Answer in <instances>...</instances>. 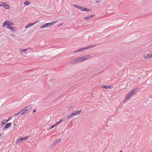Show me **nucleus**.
<instances>
[{
    "mask_svg": "<svg viewBox=\"0 0 152 152\" xmlns=\"http://www.w3.org/2000/svg\"><path fill=\"white\" fill-rule=\"evenodd\" d=\"M10 21L8 20H6L3 23V27H4L6 25L7 26H9V24H10Z\"/></svg>",
    "mask_w": 152,
    "mask_h": 152,
    "instance_id": "8",
    "label": "nucleus"
},
{
    "mask_svg": "<svg viewBox=\"0 0 152 152\" xmlns=\"http://www.w3.org/2000/svg\"><path fill=\"white\" fill-rule=\"evenodd\" d=\"M14 126H15V124H14Z\"/></svg>",
    "mask_w": 152,
    "mask_h": 152,
    "instance_id": "37",
    "label": "nucleus"
},
{
    "mask_svg": "<svg viewBox=\"0 0 152 152\" xmlns=\"http://www.w3.org/2000/svg\"><path fill=\"white\" fill-rule=\"evenodd\" d=\"M46 25L47 26V27H49V26H51V23H46Z\"/></svg>",
    "mask_w": 152,
    "mask_h": 152,
    "instance_id": "28",
    "label": "nucleus"
},
{
    "mask_svg": "<svg viewBox=\"0 0 152 152\" xmlns=\"http://www.w3.org/2000/svg\"><path fill=\"white\" fill-rule=\"evenodd\" d=\"M29 137V136H26L23 137H20V138L21 141H25L26 140L28 139Z\"/></svg>",
    "mask_w": 152,
    "mask_h": 152,
    "instance_id": "11",
    "label": "nucleus"
},
{
    "mask_svg": "<svg viewBox=\"0 0 152 152\" xmlns=\"http://www.w3.org/2000/svg\"><path fill=\"white\" fill-rule=\"evenodd\" d=\"M96 46V45H92L89 46H88L87 47H85L84 48H80L77 50H75L74 51V53H76L78 52H81L82 51H84L87 49H89L90 48H92L94 47H95Z\"/></svg>",
    "mask_w": 152,
    "mask_h": 152,
    "instance_id": "3",
    "label": "nucleus"
},
{
    "mask_svg": "<svg viewBox=\"0 0 152 152\" xmlns=\"http://www.w3.org/2000/svg\"><path fill=\"white\" fill-rule=\"evenodd\" d=\"M143 57L145 58H151V56H150V54H149L145 55H144L143 56Z\"/></svg>",
    "mask_w": 152,
    "mask_h": 152,
    "instance_id": "17",
    "label": "nucleus"
},
{
    "mask_svg": "<svg viewBox=\"0 0 152 152\" xmlns=\"http://www.w3.org/2000/svg\"><path fill=\"white\" fill-rule=\"evenodd\" d=\"M28 49L31 50V49H30V48H27L26 49H24L23 50H22V51H21V53L22 54V52H25L26 50H28Z\"/></svg>",
    "mask_w": 152,
    "mask_h": 152,
    "instance_id": "26",
    "label": "nucleus"
},
{
    "mask_svg": "<svg viewBox=\"0 0 152 152\" xmlns=\"http://www.w3.org/2000/svg\"><path fill=\"white\" fill-rule=\"evenodd\" d=\"M11 35V36H12V37H14V36H14L13 34H11V35Z\"/></svg>",
    "mask_w": 152,
    "mask_h": 152,
    "instance_id": "32",
    "label": "nucleus"
},
{
    "mask_svg": "<svg viewBox=\"0 0 152 152\" xmlns=\"http://www.w3.org/2000/svg\"><path fill=\"white\" fill-rule=\"evenodd\" d=\"M81 112V110H78L76 112L74 113L75 115H77V114H80V113Z\"/></svg>",
    "mask_w": 152,
    "mask_h": 152,
    "instance_id": "21",
    "label": "nucleus"
},
{
    "mask_svg": "<svg viewBox=\"0 0 152 152\" xmlns=\"http://www.w3.org/2000/svg\"><path fill=\"white\" fill-rule=\"evenodd\" d=\"M94 15H91L90 16H89L84 18V19L85 20H88L91 17L94 16Z\"/></svg>",
    "mask_w": 152,
    "mask_h": 152,
    "instance_id": "13",
    "label": "nucleus"
},
{
    "mask_svg": "<svg viewBox=\"0 0 152 152\" xmlns=\"http://www.w3.org/2000/svg\"><path fill=\"white\" fill-rule=\"evenodd\" d=\"M137 88L134 89L132 90L131 92H129V94L131 96L135 93V92L137 91Z\"/></svg>",
    "mask_w": 152,
    "mask_h": 152,
    "instance_id": "9",
    "label": "nucleus"
},
{
    "mask_svg": "<svg viewBox=\"0 0 152 152\" xmlns=\"http://www.w3.org/2000/svg\"><path fill=\"white\" fill-rule=\"evenodd\" d=\"M22 142L21 140H20V138H19L16 141V144H19L20 143Z\"/></svg>",
    "mask_w": 152,
    "mask_h": 152,
    "instance_id": "15",
    "label": "nucleus"
},
{
    "mask_svg": "<svg viewBox=\"0 0 152 152\" xmlns=\"http://www.w3.org/2000/svg\"><path fill=\"white\" fill-rule=\"evenodd\" d=\"M36 112V110H34L33 111V113H34Z\"/></svg>",
    "mask_w": 152,
    "mask_h": 152,
    "instance_id": "30",
    "label": "nucleus"
},
{
    "mask_svg": "<svg viewBox=\"0 0 152 152\" xmlns=\"http://www.w3.org/2000/svg\"><path fill=\"white\" fill-rule=\"evenodd\" d=\"M30 3V2L28 1H25L23 4L24 5H28Z\"/></svg>",
    "mask_w": 152,
    "mask_h": 152,
    "instance_id": "24",
    "label": "nucleus"
},
{
    "mask_svg": "<svg viewBox=\"0 0 152 152\" xmlns=\"http://www.w3.org/2000/svg\"><path fill=\"white\" fill-rule=\"evenodd\" d=\"M74 6L76 8L78 9H82V10H83V8L82 7H81L77 5H74Z\"/></svg>",
    "mask_w": 152,
    "mask_h": 152,
    "instance_id": "19",
    "label": "nucleus"
},
{
    "mask_svg": "<svg viewBox=\"0 0 152 152\" xmlns=\"http://www.w3.org/2000/svg\"><path fill=\"white\" fill-rule=\"evenodd\" d=\"M57 21H53V22H50V23H51V25H52L53 24H55L56 23H57Z\"/></svg>",
    "mask_w": 152,
    "mask_h": 152,
    "instance_id": "27",
    "label": "nucleus"
},
{
    "mask_svg": "<svg viewBox=\"0 0 152 152\" xmlns=\"http://www.w3.org/2000/svg\"><path fill=\"white\" fill-rule=\"evenodd\" d=\"M8 28L10 29L12 32L15 31L17 30V28L15 27H9Z\"/></svg>",
    "mask_w": 152,
    "mask_h": 152,
    "instance_id": "10",
    "label": "nucleus"
},
{
    "mask_svg": "<svg viewBox=\"0 0 152 152\" xmlns=\"http://www.w3.org/2000/svg\"><path fill=\"white\" fill-rule=\"evenodd\" d=\"M3 7L5 9H10L9 5L7 3L4 4Z\"/></svg>",
    "mask_w": 152,
    "mask_h": 152,
    "instance_id": "12",
    "label": "nucleus"
},
{
    "mask_svg": "<svg viewBox=\"0 0 152 152\" xmlns=\"http://www.w3.org/2000/svg\"><path fill=\"white\" fill-rule=\"evenodd\" d=\"M82 10L83 11H89L90 10Z\"/></svg>",
    "mask_w": 152,
    "mask_h": 152,
    "instance_id": "31",
    "label": "nucleus"
},
{
    "mask_svg": "<svg viewBox=\"0 0 152 152\" xmlns=\"http://www.w3.org/2000/svg\"><path fill=\"white\" fill-rule=\"evenodd\" d=\"M111 86V85H106V86H102V88H104L106 89H107L108 88H110V87Z\"/></svg>",
    "mask_w": 152,
    "mask_h": 152,
    "instance_id": "16",
    "label": "nucleus"
},
{
    "mask_svg": "<svg viewBox=\"0 0 152 152\" xmlns=\"http://www.w3.org/2000/svg\"><path fill=\"white\" fill-rule=\"evenodd\" d=\"M1 136V134H0V137Z\"/></svg>",
    "mask_w": 152,
    "mask_h": 152,
    "instance_id": "34",
    "label": "nucleus"
},
{
    "mask_svg": "<svg viewBox=\"0 0 152 152\" xmlns=\"http://www.w3.org/2000/svg\"><path fill=\"white\" fill-rule=\"evenodd\" d=\"M46 27H47V26L46 25V24L45 23L42 25L40 27V28L42 29V28H45Z\"/></svg>",
    "mask_w": 152,
    "mask_h": 152,
    "instance_id": "22",
    "label": "nucleus"
},
{
    "mask_svg": "<svg viewBox=\"0 0 152 152\" xmlns=\"http://www.w3.org/2000/svg\"><path fill=\"white\" fill-rule=\"evenodd\" d=\"M32 107L31 106L29 105L27 107H26L24 108H23L22 110H21L18 113L15 114V115L16 116L19 114L20 112H23L21 114V115H22L24 114H25L27 113V112L30 110L32 108Z\"/></svg>",
    "mask_w": 152,
    "mask_h": 152,
    "instance_id": "2",
    "label": "nucleus"
},
{
    "mask_svg": "<svg viewBox=\"0 0 152 152\" xmlns=\"http://www.w3.org/2000/svg\"><path fill=\"white\" fill-rule=\"evenodd\" d=\"M11 117H10L7 120H4L3 121L1 122V125L3 126L6 123L8 122L11 119Z\"/></svg>",
    "mask_w": 152,
    "mask_h": 152,
    "instance_id": "5",
    "label": "nucleus"
},
{
    "mask_svg": "<svg viewBox=\"0 0 152 152\" xmlns=\"http://www.w3.org/2000/svg\"><path fill=\"white\" fill-rule=\"evenodd\" d=\"M84 10H87V9L86 8H85Z\"/></svg>",
    "mask_w": 152,
    "mask_h": 152,
    "instance_id": "35",
    "label": "nucleus"
},
{
    "mask_svg": "<svg viewBox=\"0 0 152 152\" xmlns=\"http://www.w3.org/2000/svg\"><path fill=\"white\" fill-rule=\"evenodd\" d=\"M56 126V125L55 124L54 125H53V126H50L49 127V130L51 129H53V128L54 127Z\"/></svg>",
    "mask_w": 152,
    "mask_h": 152,
    "instance_id": "25",
    "label": "nucleus"
},
{
    "mask_svg": "<svg viewBox=\"0 0 152 152\" xmlns=\"http://www.w3.org/2000/svg\"><path fill=\"white\" fill-rule=\"evenodd\" d=\"M36 23L37 22H35L33 23H29L25 26V28L26 29L27 28L30 27L31 26H33L34 25H35Z\"/></svg>",
    "mask_w": 152,
    "mask_h": 152,
    "instance_id": "4",
    "label": "nucleus"
},
{
    "mask_svg": "<svg viewBox=\"0 0 152 152\" xmlns=\"http://www.w3.org/2000/svg\"><path fill=\"white\" fill-rule=\"evenodd\" d=\"M61 139H57L56 140V141L54 142L53 144L51 145V147L54 146L58 142H60L61 141Z\"/></svg>",
    "mask_w": 152,
    "mask_h": 152,
    "instance_id": "7",
    "label": "nucleus"
},
{
    "mask_svg": "<svg viewBox=\"0 0 152 152\" xmlns=\"http://www.w3.org/2000/svg\"><path fill=\"white\" fill-rule=\"evenodd\" d=\"M150 56H151V57H152V53L151 54H150Z\"/></svg>",
    "mask_w": 152,
    "mask_h": 152,
    "instance_id": "33",
    "label": "nucleus"
},
{
    "mask_svg": "<svg viewBox=\"0 0 152 152\" xmlns=\"http://www.w3.org/2000/svg\"><path fill=\"white\" fill-rule=\"evenodd\" d=\"M130 96H131L129 94H127V95H126V98L125 99V100H126L129 99Z\"/></svg>",
    "mask_w": 152,
    "mask_h": 152,
    "instance_id": "23",
    "label": "nucleus"
},
{
    "mask_svg": "<svg viewBox=\"0 0 152 152\" xmlns=\"http://www.w3.org/2000/svg\"><path fill=\"white\" fill-rule=\"evenodd\" d=\"M63 121V120L62 119H61L59 121H58V122H56V123L55 124L56 125V126L58 124L62 123Z\"/></svg>",
    "mask_w": 152,
    "mask_h": 152,
    "instance_id": "20",
    "label": "nucleus"
},
{
    "mask_svg": "<svg viewBox=\"0 0 152 152\" xmlns=\"http://www.w3.org/2000/svg\"><path fill=\"white\" fill-rule=\"evenodd\" d=\"M12 124L10 123L7 124L4 128V130H6L11 126Z\"/></svg>",
    "mask_w": 152,
    "mask_h": 152,
    "instance_id": "6",
    "label": "nucleus"
},
{
    "mask_svg": "<svg viewBox=\"0 0 152 152\" xmlns=\"http://www.w3.org/2000/svg\"><path fill=\"white\" fill-rule=\"evenodd\" d=\"M122 150H121L120 152H122Z\"/></svg>",
    "mask_w": 152,
    "mask_h": 152,
    "instance_id": "36",
    "label": "nucleus"
},
{
    "mask_svg": "<svg viewBox=\"0 0 152 152\" xmlns=\"http://www.w3.org/2000/svg\"><path fill=\"white\" fill-rule=\"evenodd\" d=\"M4 4V3L2 2H0V6H3Z\"/></svg>",
    "mask_w": 152,
    "mask_h": 152,
    "instance_id": "29",
    "label": "nucleus"
},
{
    "mask_svg": "<svg viewBox=\"0 0 152 152\" xmlns=\"http://www.w3.org/2000/svg\"><path fill=\"white\" fill-rule=\"evenodd\" d=\"M10 24H9V26H7V28H9V27H11V26H13L14 25V23L13 22H10Z\"/></svg>",
    "mask_w": 152,
    "mask_h": 152,
    "instance_id": "14",
    "label": "nucleus"
},
{
    "mask_svg": "<svg viewBox=\"0 0 152 152\" xmlns=\"http://www.w3.org/2000/svg\"><path fill=\"white\" fill-rule=\"evenodd\" d=\"M90 57V56L89 55L83 56L82 57L75 58L72 60L70 61V63L71 64H75L78 62H80L84 60L85 59H87Z\"/></svg>",
    "mask_w": 152,
    "mask_h": 152,
    "instance_id": "1",
    "label": "nucleus"
},
{
    "mask_svg": "<svg viewBox=\"0 0 152 152\" xmlns=\"http://www.w3.org/2000/svg\"><path fill=\"white\" fill-rule=\"evenodd\" d=\"M74 114V113H70L68 116V118H71L72 117L75 116Z\"/></svg>",
    "mask_w": 152,
    "mask_h": 152,
    "instance_id": "18",
    "label": "nucleus"
}]
</instances>
